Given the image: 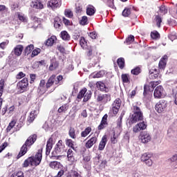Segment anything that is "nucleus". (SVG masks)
I'll use <instances>...</instances> for the list:
<instances>
[{"instance_id":"41","label":"nucleus","mask_w":177,"mask_h":177,"mask_svg":"<svg viewBox=\"0 0 177 177\" xmlns=\"http://www.w3.org/2000/svg\"><path fill=\"white\" fill-rule=\"evenodd\" d=\"M87 91H88V89L86 88H83L78 93L77 96V99H78L79 100H81L84 97L85 93H86Z\"/></svg>"},{"instance_id":"9","label":"nucleus","mask_w":177,"mask_h":177,"mask_svg":"<svg viewBox=\"0 0 177 177\" xmlns=\"http://www.w3.org/2000/svg\"><path fill=\"white\" fill-rule=\"evenodd\" d=\"M95 85L98 91H100L101 92H104L105 93H109L110 92V87L107 86L106 84L102 81L97 82Z\"/></svg>"},{"instance_id":"13","label":"nucleus","mask_w":177,"mask_h":177,"mask_svg":"<svg viewBox=\"0 0 177 177\" xmlns=\"http://www.w3.org/2000/svg\"><path fill=\"white\" fill-rule=\"evenodd\" d=\"M146 128H147V124H145V122H139L133 127V132L138 133V132H140V131H145Z\"/></svg>"},{"instance_id":"46","label":"nucleus","mask_w":177,"mask_h":177,"mask_svg":"<svg viewBox=\"0 0 177 177\" xmlns=\"http://www.w3.org/2000/svg\"><path fill=\"white\" fill-rule=\"evenodd\" d=\"M121 103H122V101H121V99L120 98H116L115 100V101L113 102L112 106H114V107H118V108H121Z\"/></svg>"},{"instance_id":"47","label":"nucleus","mask_w":177,"mask_h":177,"mask_svg":"<svg viewBox=\"0 0 177 177\" xmlns=\"http://www.w3.org/2000/svg\"><path fill=\"white\" fill-rule=\"evenodd\" d=\"M111 142L113 145H115L118 142V136L113 132V136L111 138Z\"/></svg>"},{"instance_id":"31","label":"nucleus","mask_w":177,"mask_h":177,"mask_svg":"<svg viewBox=\"0 0 177 177\" xmlns=\"http://www.w3.org/2000/svg\"><path fill=\"white\" fill-rule=\"evenodd\" d=\"M57 39L56 36L53 35L46 41V46H53L55 41Z\"/></svg>"},{"instance_id":"39","label":"nucleus","mask_w":177,"mask_h":177,"mask_svg":"<svg viewBox=\"0 0 177 177\" xmlns=\"http://www.w3.org/2000/svg\"><path fill=\"white\" fill-rule=\"evenodd\" d=\"M66 145L68 146V147H70L71 149H73V150H75V147H74V143H75L72 139L66 138L65 140Z\"/></svg>"},{"instance_id":"55","label":"nucleus","mask_w":177,"mask_h":177,"mask_svg":"<svg viewBox=\"0 0 177 177\" xmlns=\"http://www.w3.org/2000/svg\"><path fill=\"white\" fill-rule=\"evenodd\" d=\"M149 92H150V86H149L147 84H145L144 92H143L144 96H147Z\"/></svg>"},{"instance_id":"38","label":"nucleus","mask_w":177,"mask_h":177,"mask_svg":"<svg viewBox=\"0 0 177 177\" xmlns=\"http://www.w3.org/2000/svg\"><path fill=\"white\" fill-rule=\"evenodd\" d=\"M121 78L124 84H129V82H131V80L129 78V74L128 73L122 74Z\"/></svg>"},{"instance_id":"27","label":"nucleus","mask_w":177,"mask_h":177,"mask_svg":"<svg viewBox=\"0 0 177 177\" xmlns=\"http://www.w3.org/2000/svg\"><path fill=\"white\" fill-rule=\"evenodd\" d=\"M131 74L136 76L142 74V66H138L134 67L133 69H131Z\"/></svg>"},{"instance_id":"51","label":"nucleus","mask_w":177,"mask_h":177,"mask_svg":"<svg viewBox=\"0 0 177 177\" xmlns=\"http://www.w3.org/2000/svg\"><path fill=\"white\" fill-rule=\"evenodd\" d=\"M57 50H59V52H60V53H62L64 56V55H66L67 53H66V48L62 46V45H58L57 46Z\"/></svg>"},{"instance_id":"19","label":"nucleus","mask_w":177,"mask_h":177,"mask_svg":"<svg viewBox=\"0 0 177 177\" xmlns=\"http://www.w3.org/2000/svg\"><path fill=\"white\" fill-rule=\"evenodd\" d=\"M56 75H52L46 84V89H49L51 86H53V84H55Z\"/></svg>"},{"instance_id":"18","label":"nucleus","mask_w":177,"mask_h":177,"mask_svg":"<svg viewBox=\"0 0 177 177\" xmlns=\"http://www.w3.org/2000/svg\"><path fill=\"white\" fill-rule=\"evenodd\" d=\"M106 145H107V136L104 135L102 136V140L100 142V144L98 145V150H100V151L104 150Z\"/></svg>"},{"instance_id":"17","label":"nucleus","mask_w":177,"mask_h":177,"mask_svg":"<svg viewBox=\"0 0 177 177\" xmlns=\"http://www.w3.org/2000/svg\"><path fill=\"white\" fill-rule=\"evenodd\" d=\"M48 8H50L53 10L57 9L62 6V1H49L47 4Z\"/></svg>"},{"instance_id":"28","label":"nucleus","mask_w":177,"mask_h":177,"mask_svg":"<svg viewBox=\"0 0 177 177\" xmlns=\"http://www.w3.org/2000/svg\"><path fill=\"white\" fill-rule=\"evenodd\" d=\"M57 67H59V62H57L56 59H51L50 64L49 66L50 71L56 70Z\"/></svg>"},{"instance_id":"50","label":"nucleus","mask_w":177,"mask_h":177,"mask_svg":"<svg viewBox=\"0 0 177 177\" xmlns=\"http://www.w3.org/2000/svg\"><path fill=\"white\" fill-rule=\"evenodd\" d=\"M10 177H24V173L21 171L14 172Z\"/></svg>"},{"instance_id":"3","label":"nucleus","mask_w":177,"mask_h":177,"mask_svg":"<svg viewBox=\"0 0 177 177\" xmlns=\"http://www.w3.org/2000/svg\"><path fill=\"white\" fill-rule=\"evenodd\" d=\"M143 112L140 107L138 106V105L133 106V114L129 117V125L136 124L139 121H143Z\"/></svg>"},{"instance_id":"52","label":"nucleus","mask_w":177,"mask_h":177,"mask_svg":"<svg viewBox=\"0 0 177 177\" xmlns=\"http://www.w3.org/2000/svg\"><path fill=\"white\" fill-rule=\"evenodd\" d=\"M156 26L160 28L161 27V23H162V19H161V17L159 15L156 16Z\"/></svg>"},{"instance_id":"34","label":"nucleus","mask_w":177,"mask_h":177,"mask_svg":"<svg viewBox=\"0 0 177 177\" xmlns=\"http://www.w3.org/2000/svg\"><path fill=\"white\" fill-rule=\"evenodd\" d=\"M117 63L120 70H123L124 67H125V59L120 57L117 59Z\"/></svg>"},{"instance_id":"25","label":"nucleus","mask_w":177,"mask_h":177,"mask_svg":"<svg viewBox=\"0 0 177 177\" xmlns=\"http://www.w3.org/2000/svg\"><path fill=\"white\" fill-rule=\"evenodd\" d=\"M49 167L52 169H60L62 168V163L57 161H52L49 163Z\"/></svg>"},{"instance_id":"53","label":"nucleus","mask_w":177,"mask_h":177,"mask_svg":"<svg viewBox=\"0 0 177 177\" xmlns=\"http://www.w3.org/2000/svg\"><path fill=\"white\" fill-rule=\"evenodd\" d=\"M80 24L82 26H86V24H88V17L83 16L80 20Z\"/></svg>"},{"instance_id":"12","label":"nucleus","mask_w":177,"mask_h":177,"mask_svg":"<svg viewBox=\"0 0 177 177\" xmlns=\"http://www.w3.org/2000/svg\"><path fill=\"white\" fill-rule=\"evenodd\" d=\"M164 95V88L162 86H158L153 92L155 99H161Z\"/></svg>"},{"instance_id":"21","label":"nucleus","mask_w":177,"mask_h":177,"mask_svg":"<svg viewBox=\"0 0 177 177\" xmlns=\"http://www.w3.org/2000/svg\"><path fill=\"white\" fill-rule=\"evenodd\" d=\"M24 49V47H23L22 45H17L14 48V55L15 56H21V53H23V50Z\"/></svg>"},{"instance_id":"63","label":"nucleus","mask_w":177,"mask_h":177,"mask_svg":"<svg viewBox=\"0 0 177 177\" xmlns=\"http://www.w3.org/2000/svg\"><path fill=\"white\" fill-rule=\"evenodd\" d=\"M80 46H82V48H85V45L86 44V40H85L84 37H81L80 40Z\"/></svg>"},{"instance_id":"57","label":"nucleus","mask_w":177,"mask_h":177,"mask_svg":"<svg viewBox=\"0 0 177 177\" xmlns=\"http://www.w3.org/2000/svg\"><path fill=\"white\" fill-rule=\"evenodd\" d=\"M41 53V49L40 48H37L32 50L31 57H35V56H38Z\"/></svg>"},{"instance_id":"64","label":"nucleus","mask_w":177,"mask_h":177,"mask_svg":"<svg viewBox=\"0 0 177 177\" xmlns=\"http://www.w3.org/2000/svg\"><path fill=\"white\" fill-rule=\"evenodd\" d=\"M168 38L170 39L171 41H174V39H177L176 34L171 33L168 35Z\"/></svg>"},{"instance_id":"59","label":"nucleus","mask_w":177,"mask_h":177,"mask_svg":"<svg viewBox=\"0 0 177 177\" xmlns=\"http://www.w3.org/2000/svg\"><path fill=\"white\" fill-rule=\"evenodd\" d=\"M67 157L69 160H73V157H74V153L73 152V149H69L67 151Z\"/></svg>"},{"instance_id":"56","label":"nucleus","mask_w":177,"mask_h":177,"mask_svg":"<svg viewBox=\"0 0 177 177\" xmlns=\"http://www.w3.org/2000/svg\"><path fill=\"white\" fill-rule=\"evenodd\" d=\"M35 120V115L31 112L28 118V122L31 124Z\"/></svg>"},{"instance_id":"26","label":"nucleus","mask_w":177,"mask_h":177,"mask_svg":"<svg viewBox=\"0 0 177 177\" xmlns=\"http://www.w3.org/2000/svg\"><path fill=\"white\" fill-rule=\"evenodd\" d=\"M16 124H17V119H12L6 128V132H10L16 127Z\"/></svg>"},{"instance_id":"14","label":"nucleus","mask_w":177,"mask_h":177,"mask_svg":"<svg viewBox=\"0 0 177 177\" xmlns=\"http://www.w3.org/2000/svg\"><path fill=\"white\" fill-rule=\"evenodd\" d=\"M160 69H157L156 66H153L149 71V74L150 75L151 80H156V78H158V76L160 75Z\"/></svg>"},{"instance_id":"23","label":"nucleus","mask_w":177,"mask_h":177,"mask_svg":"<svg viewBox=\"0 0 177 177\" xmlns=\"http://www.w3.org/2000/svg\"><path fill=\"white\" fill-rule=\"evenodd\" d=\"M96 13V8L92 5H88L86 8V15L88 16H93Z\"/></svg>"},{"instance_id":"10","label":"nucleus","mask_w":177,"mask_h":177,"mask_svg":"<svg viewBox=\"0 0 177 177\" xmlns=\"http://www.w3.org/2000/svg\"><path fill=\"white\" fill-rule=\"evenodd\" d=\"M167 63H168V55H163L159 61L158 68L161 71H164L167 67Z\"/></svg>"},{"instance_id":"8","label":"nucleus","mask_w":177,"mask_h":177,"mask_svg":"<svg viewBox=\"0 0 177 177\" xmlns=\"http://www.w3.org/2000/svg\"><path fill=\"white\" fill-rule=\"evenodd\" d=\"M167 109V101L162 100H160L155 106V110L157 113H164Z\"/></svg>"},{"instance_id":"60","label":"nucleus","mask_w":177,"mask_h":177,"mask_svg":"<svg viewBox=\"0 0 177 177\" xmlns=\"http://www.w3.org/2000/svg\"><path fill=\"white\" fill-rule=\"evenodd\" d=\"M104 75V71H100L98 73H97L95 75H94L93 78H102Z\"/></svg>"},{"instance_id":"62","label":"nucleus","mask_w":177,"mask_h":177,"mask_svg":"<svg viewBox=\"0 0 177 177\" xmlns=\"http://www.w3.org/2000/svg\"><path fill=\"white\" fill-rule=\"evenodd\" d=\"M26 77V75L23 72H19L18 74L16 75V79L17 80H21V78H24Z\"/></svg>"},{"instance_id":"42","label":"nucleus","mask_w":177,"mask_h":177,"mask_svg":"<svg viewBox=\"0 0 177 177\" xmlns=\"http://www.w3.org/2000/svg\"><path fill=\"white\" fill-rule=\"evenodd\" d=\"M123 17H129L131 16V8H125L122 12Z\"/></svg>"},{"instance_id":"22","label":"nucleus","mask_w":177,"mask_h":177,"mask_svg":"<svg viewBox=\"0 0 177 177\" xmlns=\"http://www.w3.org/2000/svg\"><path fill=\"white\" fill-rule=\"evenodd\" d=\"M67 177H84L82 176V173L78 170H71L68 173V176Z\"/></svg>"},{"instance_id":"54","label":"nucleus","mask_w":177,"mask_h":177,"mask_svg":"<svg viewBox=\"0 0 177 177\" xmlns=\"http://www.w3.org/2000/svg\"><path fill=\"white\" fill-rule=\"evenodd\" d=\"M160 12L161 13V15H167V13H168V10L167 9V8H165V6L162 5L160 7Z\"/></svg>"},{"instance_id":"1","label":"nucleus","mask_w":177,"mask_h":177,"mask_svg":"<svg viewBox=\"0 0 177 177\" xmlns=\"http://www.w3.org/2000/svg\"><path fill=\"white\" fill-rule=\"evenodd\" d=\"M42 148L38 149L35 156H30L25 160L22 164L23 168H27L30 165V167H38L41 164V161H42Z\"/></svg>"},{"instance_id":"48","label":"nucleus","mask_w":177,"mask_h":177,"mask_svg":"<svg viewBox=\"0 0 177 177\" xmlns=\"http://www.w3.org/2000/svg\"><path fill=\"white\" fill-rule=\"evenodd\" d=\"M133 41H135V37L133 35H130L126 39L124 43H126L127 45H131Z\"/></svg>"},{"instance_id":"20","label":"nucleus","mask_w":177,"mask_h":177,"mask_svg":"<svg viewBox=\"0 0 177 177\" xmlns=\"http://www.w3.org/2000/svg\"><path fill=\"white\" fill-rule=\"evenodd\" d=\"M96 142H97V137L96 136L92 137L91 139L87 140L85 146L87 149H91V147H92V146H93V145H95Z\"/></svg>"},{"instance_id":"7","label":"nucleus","mask_w":177,"mask_h":177,"mask_svg":"<svg viewBox=\"0 0 177 177\" xmlns=\"http://www.w3.org/2000/svg\"><path fill=\"white\" fill-rule=\"evenodd\" d=\"M151 157H153L151 153H145L141 156V161L145 162L147 167H151V165H153Z\"/></svg>"},{"instance_id":"33","label":"nucleus","mask_w":177,"mask_h":177,"mask_svg":"<svg viewBox=\"0 0 177 177\" xmlns=\"http://www.w3.org/2000/svg\"><path fill=\"white\" fill-rule=\"evenodd\" d=\"M60 37L62 38V39H63V41H70L71 38L70 35L66 30H63L61 32Z\"/></svg>"},{"instance_id":"32","label":"nucleus","mask_w":177,"mask_h":177,"mask_svg":"<svg viewBox=\"0 0 177 177\" xmlns=\"http://www.w3.org/2000/svg\"><path fill=\"white\" fill-rule=\"evenodd\" d=\"M62 26H63V23H62V20L59 18H55L54 20V27L57 30H62Z\"/></svg>"},{"instance_id":"61","label":"nucleus","mask_w":177,"mask_h":177,"mask_svg":"<svg viewBox=\"0 0 177 177\" xmlns=\"http://www.w3.org/2000/svg\"><path fill=\"white\" fill-rule=\"evenodd\" d=\"M168 24L169 26H171V27H175V26L177 25L176 20L170 19L168 20Z\"/></svg>"},{"instance_id":"15","label":"nucleus","mask_w":177,"mask_h":177,"mask_svg":"<svg viewBox=\"0 0 177 177\" xmlns=\"http://www.w3.org/2000/svg\"><path fill=\"white\" fill-rule=\"evenodd\" d=\"M5 88V80L1 79L0 80V111L2 109V104L3 103V98L2 95H3V89Z\"/></svg>"},{"instance_id":"5","label":"nucleus","mask_w":177,"mask_h":177,"mask_svg":"<svg viewBox=\"0 0 177 177\" xmlns=\"http://www.w3.org/2000/svg\"><path fill=\"white\" fill-rule=\"evenodd\" d=\"M28 78L27 77H24L18 82L17 84L18 93H24V92H27V91H28Z\"/></svg>"},{"instance_id":"24","label":"nucleus","mask_w":177,"mask_h":177,"mask_svg":"<svg viewBox=\"0 0 177 177\" xmlns=\"http://www.w3.org/2000/svg\"><path fill=\"white\" fill-rule=\"evenodd\" d=\"M25 121H26V115L21 116V118L17 124V127H16V129L17 131H20V129H21V128H23V127L24 126Z\"/></svg>"},{"instance_id":"49","label":"nucleus","mask_w":177,"mask_h":177,"mask_svg":"<svg viewBox=\"0 0 177 177\" xmlns=\"http://www.w3.org/2000/svg\"><path fill=\"white\" fill-rule=\"evenodd\" d=\"M105 5L106 6H108V8H111V9H116L113 1H106Z\"/></svg>"},{"instance_id":"16","label":"nucleus","mask_w":177,"mask_h":177,"mask_svg":"<svg viewBox=\"0 0 177 177\" xmlns=\"http://www.w3.org/2000/svg\"><path fill=\"white\" fill-rule=\"evenodd\" d=\"M53 148V138L50 137L47 140L46 147V156H49L50 154V151Z\"/></svg>"},{"instance_id":"36","label":"nucleus","mask_w":177,"mask_h":177,"mask_svg":"<svg viewBox=\"0 0 177 177\" xmlns=\"http://www.w3.org/2000/svg\"><path fill=\"white\" fill-rule=\"evenodd\" d=\"M32 6L35 9H42L44 8V5L39 1H35L32 2Z\"/></svg>"},{"instance_id":"11","label":"nucleus","mask_w":177,"mask_h":177,"mask_svg":"<svg viewBox=\"0 0 177 177\" xmlns=\"http://www.w3.org/2000/svg\"><path fill=\"white\" fill-rule=\"evenodd\" d=\"M139 138L142 143H149L151 140V136L147 131L141 132Z\"/></svg>"},{"instance_id":"58","label":"nucleus","mask_w":177,"mask_h":177,"mask_svg":"<svg viewBox=\"0 0 177 177\" xmlns=\"http://www.w3.org/2000/svg\"><path fill=\"white\" fill-rule=\"evenodd\" d=\"M111 111L113 113V115H117V114H118V111H120V108L112 106Z\"/></svg>"},{"instance_id":"6","label":"nucleus","mask_w":177,"mask_h":177,"mask_svg":"<svg viewBox=\"0 0 177 177\" xmlns=\"http://www.w3.org/2000/svg\"><path fill=\"white\" fill-rule=\"evenodd\" d=\"M96 100L98 103H102V104H106L111 100V94H102L100 93L97 95Z\"/></svg>"},{"instance_id":"29","label":"nucleus","mask_w":177,"mask_h":177,"mask_svg":"<svg viewBox=\"0 0 177 177\" xmlns=\"http://www.w3.org/2000/svg\"><path fill=\"white\" fill-rule=\"evenodd\" d=\"M95 53H96V48L92 46L87 48L86 56L88 57H93Z\"/></svg>"},{"instance_id":"30","label":"nucleus","mask_w":177,"mask_h":177,"mask_svg":"<svg viewBox=\"0 0 177 177\" xmlns=\"http://www.w3.org/2000/svg\"><path fill=\"white\" fill-rule=\"evenodd\" d=\"M68 135L71 139H77V130H75V128L71 127L68 130Z\"/></svg>"},{"instance_id":"45","label":"nucleus","mask_w":177,"mask_h":177,"mask_svg":"<svg viewBox=\"0 0 177 177\" xmlns=\"http://www.w3.org/2000/svg\"><path fill=\"white\" fill-rule=\"evenodd\" d=\"M160 33L157 30L151 32V37L152 39H160Z\"/></svg>"},{"instance_id":"2","label":"nucleus","mask_w":177,"mask_h":177,"mask_svg":"<svg viewBox=\"0 0 177 177\" xmlns=\"http://www.w3.org/2000/svg\"><path fill=\"white\" fill-rule=\"evenodd\" d=\"M37 134H32L27 138L25 143L21 147L19 153L17 156V160H19V158H21V157H23V156H26V154H27L28 149H30L32 146V145H34L35 142H37Z\"/></svg>"},{"instance_id":"40","label":"nucleus","mask_w":177,"mask_h":177,"mask_svg":"<svg viewBox=\"0 0 177 177\" xmlns=\"http://www.w3.org/2000/svg\"><path fill=\"white\" fill-rule=\"evenodd\" d=\"M83 97H84L83 102L84 103H86V102L90 100V99L92 97V91H86L84 95L83 96Z\"/></svg>"},{"instance_id":"35","label":"nucleus","mask_w":177,"mask_h":177,"mask_svg":"<svg viewBox=\"0 0 177 177\" xmlns=\"http://www.w3.org/2000/svg\"><path fill=\"white\" fill-rule=\"evenodd\" d=\"M34 50V44H30L28 46L26 47L24 50V55L25 56H28L31 52Z\"/></svg>"},{"instance_id":"37","label":"nucleus","mask_w":177,"mask_h":177,"mask_svg":"<svg viewBox=\"0 0 177 177\" xmlns=\"http://www.w3.org/2000/svg\"><path fill=\"white\" fill-rule=\"evenodd\" d=\"M90 132H92V127H87L84 131L81 132V138H86Z\"/></svg>"},{"instance_id":"4","label":"nucleus","mask_w":177,"mask_h":177,"mask_svg":"<svg viewBox=\"0 0 177 177\" xmlns=\"http://www.w3.org/2000/svg\"><path fill=\"white\" fill-rule=\"evenodd\" d=\"M63 150H64V145H63V140H59L56 145L55 150L51 153V160H59L62 157L59 154H62Z\"/></svg>"},{"instance_id":"44","label":"nucleus","mask_w":177,"mask_h":177,"mask_svg":"<svg viewBox=\"0 0 177 177\" xmlns=\"http://www.w3.org/2000/svg\"><path fill=\"white\" fill-rule=\"evenodd\" d=\"M66 110H68V105L67 104H64L58 109L57 112L59 113H66Z\"/></svg>"},{"instance_id":"43","label":"nucleus","mask_w":177,"mask_h":177,"mask_svg":"<svg viewBox=\"0 0 177 177\" xmlns=\"http://www.w3.org/2000/svg\"><path fill=\"white\" fill-rule=\"evenodd\" d=\"M64 15L66 17H68V19H73V17H74V14L73 13V11H71V10L70 9H66L64 10Z\"/></svg>"}]
</instances>
